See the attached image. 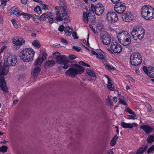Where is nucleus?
<instances>
[{"label": "nucleus", "instance_id": "f257e3e1", "mask_svg": "<svg viewBox=\"0 0 154 154\" xmlns=\"http://www.w3.org/2000/svg\"><path fill=\"white\" fill-rule=\"evenodd\" d=\"M17 62L16 56L8 54L6 56L5 59L4 63L2 65L0 62V87L3 91L7 92L8 89L5 80L4 75H6L8 72V67L14 66Z\"/></svg>", "mask_w": 154, "mask_h": 154}, {"label": "nucleus", "instance_id": "f03ea898", "mask_svg": "<svg viewBox=\"0 0 154 154\" xmlns=\"http://www.w3.org/2000/svg\"><path fill=\"white\" fill-rule=\"evenodd\" d=\"M59 6L55 8L56 14V20L58 21H63L65 23L70 22L71 18L70 17V13L67 7V4L65 0H59Z\"/></svg>", "mask_w": 154, "mask_h": 154}, {"label": "nucleus", "instance_id": "7ed1b4c3", "mask_svg": "<svg viewBox=\"0 0 154 154\" xmlns=\"http://www.w3.org/2000/svg\"><path fill=\"white\" fill-rule=\"evenodd\" d=\"M35 51L31 48H25L22 50L20 53V59L25 62H30L33 60Z\"/></svg>", "mask_w": 154, "mask_h": 154}, {"label": "nucleus", "instance_id": "20e7f679", "mask_svg": "<svg viewBox=\"0 0 154 154\" xmlns=\"http://www.w3.org/2000/svg\"><path fill=\"white\" fill-rule=\"evenodd\" d=\"M141 15L145 19L150 20L154 17V9L147 5L144 6L141 9Z\"/></svg>", "mask_w": 154, "mask_h": 154}, {"label": "nucleus", "instance_id": "39448f33", "mask_svg": "<svg viewBox=\"0 0 154 154\" xmlns=\"http://www.w3.org/2000/svg\"><path fill=\"white\" fill-rule=\"evenodd\" d=\"M131 34L135 40H136L137 39L141 40L144 37L145 34L144 30L141 26H135L132 30Z\"/></svg>", "mask_w": 154, "mask_h": 154}, {"label": "nucleus", "instance_id": "423d86ee", "mask_svg": "<svg viewBox=\"0 0 154 154\" xmlns=\"http://www.w3.org/2000/svg\"><path fill=\"white\" fill-rule=\"evenodd\" d=\"M76 68L71 67L65 72V75L72 78L76 76L79 72H82L84 69L83 67L79 65H75Z\"/></svg>", "mask_w": 154, "mask_h": 154}, {"label": "nucleus", "instance_id": "0eeeda50", "mask_svg": "<svg viewBox=\"0 0 154 154\" xmlns=\"http://www.w3.org/2000/svg\"><path fill=\"white\" fill-rule=\"evenodd\" d=\"M46 59V54L43 53L42 54V57H38L35 62V65L36 66L35 67L32 75L34 77H36L38 75V73L41 70V69L38 66H41L43 61Z\"/></svg>", "mask_w": 154, "mask_h": 154}, {"label": "nucleus", "instance_id": "6e6552de", "mask_svg": "<svg viewBox=\"0 0 154 154\" xmlns=\"http://www.w3.org/2000/svg\"><path fill=\"white\" fill-rule=\"evenodd\" d=\"M130 63L134 66H137L140 65L142 61L141 54L138 52H134L131 54L130 58Z\"/></svg>", "mask_w": 154, "mask_h": 154}, {"label": "nucleus", "instance_id": "1a4fd4ad", "mask_svg": "<svg viewBox=\"0 0 154 154\" xmlns=\"http://www.w3.org/2000/svg\"><path fill=\"white\" fill-rule=\"evenodd\" d=\"M83 17L84 22L85 23H93L95 21V16L94 13L91 11L87 13L84 12Z\"/></svg>", "mask_w": 154, "mask_h": 154}, {"label": "nucleus", "instance_id": "9d476101", "mask_svg": "<svg viewBox=\"0 0 154 154\" xmlns=\"http://www.w3.org/2000/svg\"><path fill=\"white\" fill-rule=\"evenodd\" d=\"M91 11L97 15H100L104 12V7L103 5L100 3L98 4L94 5L93 4L91 5Z\"/></svg>", "mask_w": 154, "mask_h": 154}, {"label": "nucleus", "instance_id": "9b49d317", "mask_svg": "<svg viewBox=\"0 0 154 154\" xmlns=\"http://www.w3.org/2000/svg\"><path fill=\"white\" fill-rule=\"evenodd\" d=\"M110 49L108 50L112 52V51L115 53H119L122 50V46L118 43L116 42H112L110 46Z\"/></svg>", "mask_w": 154, "mask_h": 154}, {"label": "nucleus", "instance_id": "f8f14e48", "mask_svg": "<svg viewBox=\"0 0 154 154\" xmlns=\"http://www.w3.org/2000/svg\"><path fill=\"white\" fill-rule=\"evenodd\" d=\"M114 9L115 11L117 13L121 14L125 11L126 7L125 3L119 2L116 4Z\"/></svg>", "mask_w": 154, "mask_h": 154}, {"label": "nucleus", "instance_id": "ddd939ff", "mask_svg": "<svg viewBox=\"0 0 154 154\" xmlns=\"http://www.w3.org/2000/svg\"><path fill=\"white\" fill-rule=\"evenodd\" d=\"M106 18L108 22L112 23L116 22L118 19L117 14L111 11L107 13Z\"/></svg>", "mask_w": 154, "mask_h": 154}, {"label": "nucleus", "instance_id": "4468645a", "mask_svg": "<svg viewBox=\"0 0 154 154\" xmlns=\"http://www.w3.org/2000/svg\"><path fill=\"white\" fill-rule=\"evenodd\" d=\"M12 41L13 44L18 47V48L25 43L24 39L21 37H14L12 39Z\"/></svg>", "mask_w": 154, "mask_h": 154}, {"label": "nucleus", "instance_id": "2eb2a0df", "mask_svg": "<svg viewBox=\"0 0 154 154\" xmlns=\"http://www.w3.org/2000/svg\"><path fill=\"white\" fill-rule=\"evenodd\" d=\"M47 18L50 23H53L54 20L53 17V15L50 12H48L47 14L44 13L40 16V20L45 21L46 18Z\"/></svg>", "mask_w": 154, "mask_h": 154}, {"label": "nucleus", "instance_id": "dca6fc26", "mask_svg": "<svg viewBox=\"0 0 154 154\" xmlns=\"http://www.w3.org/2000/svg\"><path fill=\"white\" fill-rule=\"evenodd\" d=\"M122 17L123 20L126 22H130L134 18L133 14L129 12H127L122 14Z\"/></svg>", "mask_w": 154, "mask_h": 154}, {"label": "nucleus", "instance_id": "f3484780", "mask_svg": "<svg viewBox=\"0 0 154 154\" xmlns=\"http://www.w3.org/2000/svg\"><path fill=\"white\" fill-rule=\"evenodd\" d=\"M131 37L130 34L128 32L126 31L123 30L118 33L117 35V38L118 41L122 40L126 38Z\"/></svg>", "mask_w": 154, "mask_h": 154}, {"label": "nucleus", "instance_id": "a211bd4d", "mask_svg": "<svg viewBox=\"0 0 154 154\" xmlns=\"http://www.w3.org/2000/svg\"><path fill=\"white\" fill-rule=\"evenodd\" d=\"M100 39L103 44L105 45H109L111 42V37L108 34L103 35L101 37Z\"/></svg>", "mask_w": 154, "mask_h": 154}, {"label": "nucleus", "instance_id": "6ab92c4d", "mask_svg": "<svg viewBox=\"0 0 154 154\" xmlns=\"http://www.w3.org/2000/svg\"><path fill=\"white\" fill-rule=\"evenodd\" d=\"M86 73L88 75V80L95 81L96 79V76L94 72L91 70L87 69L86 70Z\"/></svg>", "mask_w": 154, "mask_h": 154}, {"label": "nucleus", "instance_id": "aec40b11", "mask_svg": "<svg viewBox=\"0 0 154 154\" xmlns=\"http://www.w3.org/2000/svg\"><path fill=\"white\" fill-rule=\"evenodd\" d=\"M57 62L60 64L66 63L67 62H69L68 58L64 55H60L56 60Z\"/></svg>", "mask_w": 154, "mask_h": 154}, {"label": "nucleus", "instance_id": "412c9836", "mask_svg": "<svg viewBox=\"0 0 154 154\" xmlns=\"http://www.w3.org/2000/svg\"><path fill=\"white\" fill-rule=\"evenodd\" d=\"M121 125L123 128H132L133 127H136L138 126V125L135 123H133L132 124L127 123L125 122H122Z\"/></svg>", "mask_w": 154, "mask_h": 154}, {"label": "nucleus", "instance_id": "4be33fe9", "mask_svg": "<svg viewBox=\"0 0 154 154\" xmlns=\"http://www.w3.org/2000/svg\"><path fill=\"white\" fill-rule=\"evenodd\" d=\"M140 128L142 129L146 134H149L151 133L153 131L152 128L146 125H144L141 126Z\"/></svg>", "mask_w": 154, "mask_h": 154}, {"label": "nucleus", "instance_id": "5701e85b", "mask_svg": "<svg viewBox=\"0 0 154 154\" xmlns=\"http://www.w3.org/2000/svg\"><path fill=\"white\" fill-rule=\"evenodd\" d=\"M97 52V58L99 59L102 61H105L106 59L104 58L105 55L104 53L100 49H97L96 50Z\"/></svg>", "mask_w": 154, "mask_h": 154}, {"label": "nucleus", "instance_id": "b1692460", "mask_svg": "<svg viewBox=\"0 0 154 154\" xmlns=\"http://www.w3.org/2000/svg\"><path fill=\"white\" fill-rule=\"evenodd\" d=\"M131 37L126 38L122 40L119 41L122 45L124 46L128 45L131 43Z\"/></svg>", "mask_w": 154, "mask_h": 154}, {"label": "nucleus", "instance_id": "393cba45", "mask_svg": "<svg viewBox=\"0 0 154 154\" xmlns=\"http://www.w3.org/2000/svg\"><path fill=\"white\" fill-rule=\"evenodd\" d=\"M148 146L147 145L145 146L144 147H139L137 150L135 154H143L147 149Z\"/></svg>", "mask_w": 154, "mask_h": 154}, {"label": "nucleus", "instance_id": "a878e982", "mask_svg": "<svg viewBox=\"0 0 154 154\" xmlns=\"http://www.w3.org/2000/svg\"><path fill=\"white\" fill-rule=\"evenodd\" d=\"M10 11H11V14H15L17 17L21 16V14L19 13L18 8L16 6L12 7L10 9Z\"/></svg>", "mask_w": 154, "mask_h": 154}, {"label": "nucleus", "instance_id": "bb28decb", "mask_svg": "<svg viewBox=\"0 0 154 154\" xmlns=\"http://www.w3.org/2000/svg\"><path fill=\"white\" fill-rule=\"evenodd\" d=\"M148 73L147 75L151 78H154V67H153L148 68Z\"/></svg>", "mask_w": 154, "mask_h": 154}, {"label": "nucleus", "instance_id": "cd10ccee", "mask_svg": "<svg viewBox=\"0 0 154 154\" xmlns=\"http://www.w3.org/2000/svg\"><path fill=\"white\" fill-rule=\"evenodd\" d=\"M55 64V62L54 60H48L45 63V66L48 67H51Z\"/></svg>", "mask_w": 154, "mask_h": 154}, {"label": "nucleus", "instance_id": "c85d7f7f", "mask_svg": "<svg viewBox=\"0 0 154 154\" xmlns=\"http://www.w3.org/2000/svg\"><path fill=\"white\" fill-rule=\"evenodd\" d=\"M103 61V62L104 65L105 66L106 69H110L111 70H113L114 69V67L110 66L109 64L107 62L106 60H105V61Z\"/></svg>", "mask_w": 154, "mask_h": 154}, {"label": "nucleus", "instance_id": "c756f323", "mask_svg": "<svg viewBox=\"0 0 154 154\" xmlns=\"http://www.w3.org/2000/svg\"><path fill=\"white\" fill-rule=\"evenodd\" d=\"M32 45L34 47L38 49L41 46V45L38 40H35L33 41L32 43Z\"/></svg>", "mask_w": 154, "mask_h": 154}, {"label": "nucleus", "instance_id": "7c9ffc66", "mask_svg": "<svg viewBox=\"0 0 154 154\" xmlns=\"http://www.w3.org/2000/svg\"><path fill=\"white\" fill-rule=\"evenodd\" d=\"M118 137L117 135H115L113 137L110 142V144L112 146H113L115 145Z\"/></svg>", "mask_w": 154, "mask_h": 154}, {"label": "nucleus", "instance_id": "2f4dec72", "mask_svg": "<svg viewBox=\"0 0 154 154\" xmlns=\"http://www.w3.org/2000/svg\"><path fill=\"white\" fill-rule=\"evenodd\" d=\"M20 14L21 16H23V17L26 20H29L30 18L32 17V15L31 14L25 13L24 12H22Z\"/></svg>", "mask_w": 154, "mask_h": 154}, {"label": "nucleus", "instance_id": "473e14b6", "mask_svg": "<svg viewBox=\"0 0 154 154\" xmlns=\"http://www.w3.org/2000/svg\"><path fill=\"white\" fill-rule=\"evenodd\" d=\"M147 143H152L154 141V136L149 135L148 138L146 140Z\"/></svg>", "mask_w": 154, "mask_h": 154}, {"label": "nucleus", "instance_id": "72a5a7b5", "mask_svg": "<svg viewBox=\"0 0 154 154\" xmlns=\"http://www.w3.org/2000/svg\"><path fill=\"white\" fill-rule=\"evenodd\" d=\"M107 87L108 89L110 90L114 91V88L112 84L111 83V81L107 82Z\"/></svg>", "mask_w": 154, "mask_h": 154}, {"label": "nucleus", "instance_id": "f704fd0d", "mask_svg": "<svg viewBox=\"0 0 154 154\" xmlns=\"http://www.w3.org/2000/svg\"><path fill=\"white\" fill-rule=\"evenodd\" d=\"M72 31L73 29H71V30L66 29H64V32L66 36L70 35L72 33Z\"/></svg>", "mask_w": 154, "mask_h": 154}, {"label": "nucleus", "instance_id": "c9c22d12", "mask_svg": "<svg viewBox=\"0 0 154 154\" xmlns=\"http://www.w3.org/2000/svg\"><path fill=\"white\" fill-rule=\"evenodd\" d=\"M119 102L120 103L122 104L125 106L127 105V104L126 103L125 101L123 100V99H124V97H122L121 96L120 97L119 96Z\"/></svg>", "mask_w": 154, "mask_h": 154}, {"label": "nucleus", "instance_id": "e433bc0d", "mask_svg": "<svg viewBox=\"0 0 154 154\" xmlns=\"http://www.w3.org/2000/svg\"><path fill=\"white\" fill-rule=\"evenodd\" d=\"M32 19L35 22L38 23L39 22L40 18L38 15L35 14L33 15H32Z\"/></svg>", "mask_w": 154, "mask_h": 154}, {"label": "nucleus", "instance_id": "4c0bfd02", "mask_svg": "<svg viewBox=\"0 0 154 154\" xmlns=\"http://www.w3.org/2000/svg\"><path fill=\"white\" fill-rule=\"evenodd\" d=\"M8 149V147L7 146H2L0 147V152L5 153L7 151Z\"/></svg>", "mask_w": 154, "mask_h": 154}, {"label": "nucleus", "instance_id": "58836bf2", "mask_svg": "<svg viewBox=\"0 0 154 154\" xmlns=\"http://www.w3.org/2000/svg\"><path fill=\"white\" fill-rule=\"evenodd\" d=\"M154 151V145H152L150 148H149L147 151V152L148 154L152 153Z\"/></svg>", "mask_w": 154, "mask_h": 154}, {"label": "nucleus", "instance_id": "ea45409f", "mask_svg": "<svg viewBox=\"0 0 154 154\" xmlns=\"http://www.w3.org/2000/svg\"><path fill=\"white\" fill-rule=\"evenodd\" d=\"M34 10L38 14H40L42 13V11L41 10L40 7L38 6L34 8Z\"/></svg>", "mask_w": 154, "mask_h": 154}, {"label": "nucleus", "instance_id": "a19ab883", "mask_svg": "<svg viewBox=\"0 0 154 154\" xmlns=\"http://www.w3.org/2000/svg\"><path fill=\"white\" fill-rule=\"evenodd\" d=\"M61 55L57 51H56L53 53V56L55 58L56 60Z\"/></svg>", "mask_w": 154, "mask_h": 154}, {"label": "nucleus", "instance_id": "79ce46f5", "mask_svg": "<svg viewBox=\"0 0 154 154\" xmlns=\"http://www.w3.org/2000/svg\"><path fill=\"white\" fill-rule=\"evenodd\" d=\"M133 115H129L128 116V119H137V117L136 116L135 113L134 114H132Z\"/></svg>", "mask_w": 154, "mask_h": 154}, {"label": "nucleus", "instance_id": "37998d69", "mask_svg": "<svg viewBox=\"0 0 154 154\" xmlns=\"http://www.w3.org/2000/svg\"><path fill=\"white\" fill-rule=\"evenodd\" d=\"M40 8L42 9L45 10H47L48 9V8L47 7V5L44 4H42L40 5Z\"/></svg>", "mask_w": 154, "mask_h": 154}, {"label": "nucleus", "instance_id": "c03bdc74", "mask_svg": "<svg viewBox=\"0 0 154 154\" xmlns=\"http://www.w3.org/2000/svg\"><path fill=\"white\" fill-rule=\"evenodd\" d=\"M72 48L73 50L77 52H79L82 49L80 47L75 46H73Z\"/></svg>", "mask_w": 154, "mask_h": 154}, {"label": "nucleus", "instance_id": "a18cd8bd", "mask_svg": "<svg viewBox=\"0 0 154 154\" xmlns=\"http://www.w3.org/2000/svg\"><path fill=\"white\" fill-rule=\"evenodd\" d=\"M79 63L81 65H82L84 66H88V67H90V66L87 63H85V62L82 61H80L79 62Z\"/></svg>", "mask_w": 154, "mask_h": 154}, {"label": "nucleus", "instance_id": "49530a36", "mask_svg": "<svg viewBox=\"0 0 154 154\" xmlns=\"http://www.w3.org/2000/svg\"><path fill=\"white\" fill-rule=\"evenodd\" d=\"M69 62H67L66 63L62 64L63 65H64V66L62 67L64 69H67L70 66L68 64Z\"/></svg>", "mask_w": 154, "mask_h": 154}, {"label": "nucleus", "instance_id": "de8ad7c7", "mask_svg": "<svg viewBox=\"0 0 154 154\" xmlns=\"http://www.w3.org/2000/svg\"><path fill=\"white\" fill-rule=\"evenodd\" d=\"M126 109V111L130 114H134L135 113V112L133 111L132 110L128 108H127Z\"/></svg>", "mask_w": 154, "mask_h": 154}, {"label": "nucleus", "instance_id": "09e8293b", "mask_svg": "<svg viewBox=\"0 0 154 154\" xmlns=\"http://www.w3.org/2000/svg\"><path fill=\"white\" fill-rule=\"evenodd\" d=\"M76 57L75 55L72 54H70L69 56V58L71 60H73L76 58Z\"/></svg>", "mask_w": 154, "mask_h": 154}, {"label": "nucleus", "instance_id": "8fccbe9b", "mask_svg": "<svg viewBox=\"0 0 154 154\" xmlns=\"http://www.w3.org/2000/svg\"><path fill=\"white\" fill-rule=\"evenodd\" d=\"M72 35L73 38L75 39H77L78 38V37L77 35V33L76 32L74 31L72 33Z\"/></svg>", "mask_w": 154, "mask_h": 154}, {"label": "nucleus", "instance_id": "3c124183", "mask_svg": "<svg viewBox=\"0 0 154 154\" xmlns=\"http://www.w3.org/2000/svg\"><path fill=\"white\" fill-rule=\"evenodd\" d=\"M11 22L13 24L15 27H17V23L15 19H13L11 20Z\"/></svg>", "mask_w": 154, "mask_h": 154}, {"label": "nucleus", "instance_id": "603ef678", "mask_svg": "<svg viewBox=\"0 0 154 154\" xmlns=\"http://www.w3.org/2000/svg\"><path fill=\"white\" fill-rule=\"evenodd\" d=\"M65 28L64 26L63 25H61L60 26L58 30L60 32H62L63 31Z\"/></svg>", "mask_w": 154, "mask_h": 154}, {"label": "nucleus", "instance_id": "864d4df0", "mask_svg": "<svg viewBox=\"0 0 154 154\" xmlns=\"http://www.w3.org/2000/svg\"><path fill=\"white\" fill-rule=\"evenodd\" d=\"M143 69L145 73L147 75V73H148V72H149L148 69H147L146 67L143 66Z\"/></svg>", "mask_w": 154, "mask_h": 154}, {"label": "nucleus", "instance_id": "5fc2aeb1", "mask_svg": "<svg viewBox=\"0 0 154 154\" xmlns=\"http://www.w3.org/2000/svg\"><path fill=\"white\" fill-rule=\"evenodd\" d=\"M6 46L4 45L2 47L0 50V54H1L5 49L6 48Z\"/></svg>", "mask_w": 154, "mask_h": 154}, {"label": "nucleus", "instance_id": "6e6d98bb", "mask_svg": "<svg viewBox=\"0 0 154 154\" xmlns=\"http://www.w3.org/2000/svg\"><path fill=\"white\" fill-rule=\"evenodd\" d=\"M61 42L63 43H65V44H67L68 43V42L67 41L63 38H61Z\"/></svg>", "mask_w": 154, "mask_h": 154}, {"label": "nucleus", "instance_id": "4d7b16f0", "mask_svg": "<svg viewBox=\"0 0 154 154\" xmlns=\"http://www.w3.org/2000/svg\"><path fill=\"white\" fill-rule=\"evenodd\" d=\"M112 2L114 4H116V3H118L119 2V1L120 0H111Z\"/></svg>", "mask_w": 154, "mask_h": 154}, {"label": "nucleus", "instance_id": "13d9d810", "mask_svg": "<svg viewBox=\"0 0 154 154\" xmlns=\"http://www.w3.org/2000/svg\"><path fill=\"white\" fill-rule=\"evenodd\" d=\"M91 25H90V27L92 31L95 34L96 33V31L95 29L92 26H91Z\"/></svg>", "mask_w": 154, "mask_h": 154}, {"label": "nucleus", "instance_id": "bf43d9fd", "mask_svg": "<svg viewBox=\"0 0 154 154\" xmlns=\"http://www.w3.org/2000/svg\"><path fill=\"white\" fill-rule=\"evenodd\" d=\"M0 1H2L1 5H3L4 6H5L6 5V2L4 1V0H0Z\"/></svg>", "mask_w": 154, "mask_h": 154}, {"label": "nucleus", "instance_id": "052dcab7", "mask_svg": "<svg viewBox=\"0 0 154 154\" xmlns=\"http://www.w3.org/2000/svg\"><path fill=\"white\" fill-rule=\"evenodd\" d=\"M107 102L108 103H109V105L111 104L112 101L110 98L109 97L107 98Z\"/></svg>", "mask_w": 154, "mask_h": 154}, {"label": "nucleus", "instance_id": "680f3d73", "mask_svg": "<svg viewBox=\"0 0 154 154\" xmlns=\"http://www.w3.org/2000/svg\"><path fill=\"white\" fill-rule=\"evenodd\" d=\"M91 53L94 55H97V52H96L92 50L91 51Z\"/></svg>", "mask_w": 154, "mask_h": 154}, {"label": "nucleus", "instance_id": "e2e57ef3", "mask_svg": "<svg viewBox=\"0 0 154 154\" xmlns=\"http://www.w3.org/2000/svg\"><path fill=\"white\" fill-rule=\"evenodd\" d=\"M21 3L24 4H26L27 2V0H21Z\"/></svg>", "mask_w": 154, "mask_h": 154}, {"label": "nucleus", "instance_id": "0e129e2a", "mask_svg": "<svg viewBox=\"0 0 154 154\" xmlns=\"http://www.w3.org/2000/svg\"><path fill=\"white\" fill-rule=\"evenodd\" d=\"M152 111V108L151 106H150L149 107L147 108V112H150Z\"/></svg>", "mask_w": 154, "mask_h": 154}, {"label": "nucleus", "instance_id": "69168bd1", "mask_svg": "<svg viewBox=\"0 0 154 154\" xmlns=\"http://www.w3.org/2000/svg\"><path fill=\"white\" fill-rule=\"evenodd\" d=\"M64 29H70L71 30V29H73L72 28H71V27H70L68 25H66L65 26V27Z\"/></svg>", "mask_w": 154, "mask_h": 154}, {"label": "nucleus", "instance_id": "338daca9", "mask_svg": "<svg viewBox=\"0 0 154 154\" xmlns=\"http://www.w3.org/2000/svg\"><path fill=\"white\" fill-rule=\"evenodd\" d=\"M145 106L147 108L150 106V105L148 103H146L145 104Z\"/></svg>", "mask_w": 154, "mask_h": 154}, {"label": "nucleus", "instance_id": "774afa93", "mask_svg": "<svg viewBox=\"0 0 154 154\" xmlns=\"http://www.w3.org/2000/svg\"><path fill=\"white\" fill-rule=\"evenodd\" d=\"M5 6H4L3 5H0V8L2 9V10H3L5 8Z\"/></svg>", "mask_w": 154, "mask_h": 154}]
</instances>
